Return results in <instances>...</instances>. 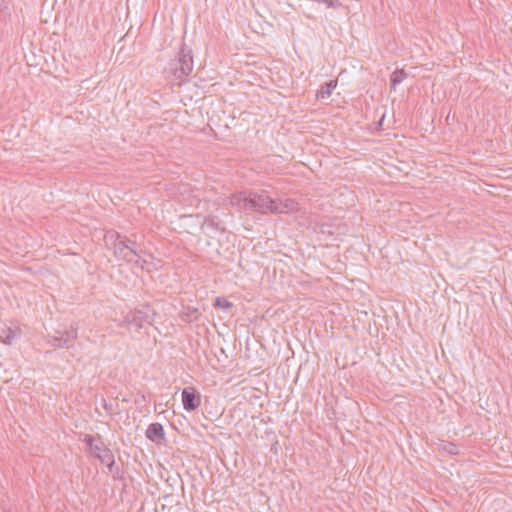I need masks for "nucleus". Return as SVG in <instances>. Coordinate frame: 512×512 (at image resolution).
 Wrapping results in <instances>:
<instances>
[{
    "instance_id": "obj_1",
    "label": "nucleus",
    "mask_w": 512,
    "mask_h": 512,
    "mask_svg": "<svg viewBox=\"0 0 512 512\" xmlns=\"http://www.w3.org/2000/svg\"><path fill=\"white\" fill-rule=\"evenodd\" d=\"M274 199L270 198L265 191L240 193L234 195L231 204L239 209L252 210L262 214L271 213Z\"/></svg>"
},
{
    "instance_id": "obj_2",
    "label": "nucleus",
    "mask_w": 512,
    "mask_h": 512,
    "mask_svg": "<svg viewBox=\"0 0 512 512\" xmlns=\"http://www.w3.org/2000/svg\"><path fill=\"white\" fill-rule=\"evenodd\" d=\"M193 70L192 50L185 45L179 49L176 57L168 63L165 73L173 76L176 80L182 81Z\"/></svg>"
},
{
    "instance_id": "obj_3",
    "label": "nucleus",
    "mask_w": 512,
    "mask_h": 512,
    "mask_svg": "<svg viewBox=\"0 0 512 512\" xmlns=\"http://www.w3.org/2000/svg\"><path fill=\"white\" fill-rule=\"evenodd\" d=\"M154 312L149 306H144L142 309H135L128 312L124 318L119 322V327L128 329H135L139 331L146 324L151 325L154 320Z\"/></svg>"
},
{
    "instance_id": "obj_4",
    "label": "nucleus",
    "mask_w": 512,
    "mask_h": 512,
    "mask_svg": "<svg viewBox=\"0 0 512 512\" xmlns=\"http://www.w3.org/2000/svg\"><path fill=\"white\" fill-rule=\"evenodd\" d=\"M105 239L106 244L110 246V248L113 250L114 256L118 260H123L128 263H135L137 265L139 264V260L134 259L131 255L130 251L128 250L129 246L124 243L120 233L115 231L109 232Z\"/></svg>"
},
{
    "instance_id": "obj_5",
    "label": "nucleus",
    "mask_w": 512,
    "mask_h": 512,
    "mask_svg": "<svg viewBox=\"0 0 512 512\" xmlns=\"http://www.w3.org/2000/svg\"><path fill=\"white\" fill-rule=\"evenodd\" d=\"M57 334L48 336L47 343L54 348H69L72 342L77 339V328L71 326L63 333L57 332Z\"/></svg>"
},
{
    "instance_id": "obj_6",
    "label": "nucleus",
    "mask_w": 512,
    "mask_h": 512,
    "mask_svg": "<svg viewBox=\"0 0 512 512\" xmlns=\"http://www.w3.org/2000/svg\"><path fill=\"white\" fill-rule=\"evenodd\" d=\"M183 408L188 411H195L201 405V395L194 387H186L182 390Z\"/></svg>"
},
{
    "instance_id": "obj_7",
    "label": "nucleus",
    "mask_w": 512,
    "mask_h": 512,
    "mask_svg": "<svg viewBox=\"0 0 512 512\" xmlns=\"http://www.w3.org/2000/svg\"><path fill=\"white\" fill-rule=\"evenodd\" d=\"M298 210V203L293 199L277 200L274 199L272 214L290 213Z\"/></svg>"
},
{
    "instance_id": "obj_8",
    "label": "nucleus",
    "mask_w": 512,
    "mask_h": 512,
    "mask_svg": "<svg viewBox=\"0 0 512 512\" xmlns=\"http://www.w3.org/2000/svg\"><path fill=\"white\" fill-rule=\"evenodd\" d=\"M92 455H94L99 461L104 464L107 461L112 462V458L114 457L113 452L109 447H107L100 436H98V444H95V449L91 451Z\"/></svg>"
},
{
    "instance_id": "obj_9",
    "label": "nucleus",
    "mask_w": 512,
    "mask_h": 512,
    "mask_svg": "<svg viewBox=\"0 0 512 512\" xmlns=\"http://www.w3.org/2000/svg\"><path fill=\"white\" fill-rule=\"evenodd\" d=\"M145 435L150 441L154 443H160L162 440L165 439L164 428L162 424L157 422L151 423L148 426Z\"/></svg>"
},
{
    "instance_id": "obj_10",
    "label": "nucleus",
    "mask_w": 512,
    "mask_h": 512,
    "mask_svg": "<svg viewBox=\"0 0 512 512\" xmlns=\"http://www.w3.org/2000/svg\"><path fill=\"white\" fill-rule=\"evenodd\" d=\"M122 240L124 241L125 244H127L129 246L128 250L130 251V253L134 259H138L139 263L140 262L146 263L145 260L141 259V254L144 252L141 244H139L136 240H133L130 237H127L125 235H122Z\"/></svg>"
},
{
    "instance_id": "obj_11",
    "label": "nucleus",
    "mask_w": 512,
    "mask_h": 512,
    "mask_svg": "<svg viewBox=\"0 0 512 512\" xmlns=\"http://www.w3.org/2000/svg\"><path fill=\"white\" fill-rule=\"evenodd\" d=\"M336 86V80H329L328 82H326L323 86H321L320 90L317 91V99H326L330 97Z\"/></svg>"
},
{
    "instance_id": "obj_12",
    "label": "nucleus",
    "mask_w": 512,
    "mask_h": 512,
    "mask_svg": "<svg viewBox=\"0 0 512 512\" xmlns=\"http://www.w3.org/2000/svg\"><path fill=\"white\" fill-rule=\"evenodd\" d=\"M203 226L212 228L213 230L224 232L225 227L223 226L222 221H220L216 216H209L205 219Z\"/></svg>"
},
{
    "instance_id": "obj_13",
    "label": "nucleus",
    "mask_w": 512,
    "mask_h": 512,
    "mask_svg": "<svg viewBox=\"0 0 512 512\" xmlns=\"http://www.w3.org/2000/svg\"><path fill=\"white\" fill-rule=\"evenodd\" d=\"M407 77V73L401 69L394 71L390 76V86L395 89Z\"/></svg>"
},
{
    "instance_id": "obj_14",
    "label": "nucleus",
    "mask_w": 512,
    "mask_h": 512,
    "mask_svg": "<svg viewBox=\"0 0 512 512\" xmlns=\"http://www.w3.org/2000/svg\"><path fill=\"white\" fill-rule=\"evenodd\" d=\"M104 464L107 466L108 472H109V474L112 475L113 479H115V480L122 479L123 473H122L120 467L118 465H116L114 457L112 458V462L107 461Z\"/></svg>"
},
{
    "instance_id": "obj_15",
    "label": "nucleus",
    "mask_w": 512,
    "mask_h": 512,
    "mask_svg": "<svg viewBox=\"0 0 512 512\" xmlns=\"http://www.w3.org/2000/svg\"><path fill=\"white\" fill-rule=\"evenodd\" d=\"M16 338V332L9 327L0 330V340L5 344H11Z\"/></svg>"
},
{
    "instance_id": "obj_16",
    "label": "nucleus",
    "mask_w": 512,
    "mask_h": 512,
    "mask_svg": "<svg viewBox=\"0 0 512 512\" xmlns=\"http://www.w3.org/2000/svg\"><path fill=\"white\" fill-rule=\"evenodd\" d=\"M214 306L216 308H222V309H225V310H228L230 308H232L233 304L231 302H229L226 298L224 297H217L215 299V303H214Z\"/></svg>"
},
{
    "instance_id": "obj_17",
    "label": "nucleus",
    "mask_w": 512,
    "mask_h": 512,
    "mask_svg": "<svg viewBox=\"0 0 512 512\" xmlns=\"http://www.w3.org/2000/svg\"><path fill=\"white\" fill-rule=\"evenodd\" d=\"M83 442L89 446V448L91 449V451H93L95 449V444H98V439L95 440V438L92 436V435H89V434H86L84 436V439H83Z\"/></svg>"
},
{
    "instance_id": "obj_18",
    "label": "nucleus",
    "mask_w": 512,
    "mask_h": 512,
    "mask_svg": "<svg viewBox=\"0 0 512 512\" xmlns=\"http://www.w3.org/2000/svg\"><path fill=\"white\" fill-rule=\"evenodd\" d=\"M443 449L452 455L457 454V452H458V447L454 443H451V442L444 444Z\"/></svg>"
},
{
    "instance_id": "obj_19",
    "label": "nucleus",
    "mask_w": 512,
    "mask_h": 512,
    "mask_svg": "<svg viewBox=\"0 0 512 512\" xmlns=\"http://www.w3.org/2000/svg\"><path fill=\"white\" fill-rule=\"evenodd\" d=\"M103 408L110 415H112L114 413V409H113L112 404H108L105 400H103Z\"/></svg>"
},
{
    "instance_id": "obj_20",
    "label": "nucleus",
    "mask_w": 512,
    "mask_h": 512,
    "mask_svg": "<svg viewBox=\"0 0 512 512\" xmlns=\"http://www.w3.org/2000/svg\"><path fill=\"white\" fill-rule=\"evenodd\" d=\"M4 7V0H0V10H2Z\"/></svg>"
},
{
    "instance_id": "obj_21",
    "label": "nucleus",
    "mask_w": 512,
    "mask_h": 512,
    "mask_svg": "<svg viewBox=\"0 0 512 512\" xmlns=\"http://www.w3.org/2000/svg\"><path fill=\"white\" fill-rule=\"evenodd\" d=\"M384 121V116L381 118V120L379 121V125H382V122Z\"/></svg>"
}]
</instances>
